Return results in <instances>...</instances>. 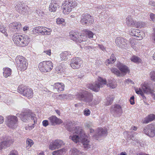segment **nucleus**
Instances as JSON below:
<instances>
[{"label": "nucleus", "instance_id": "f257e3e1", "mask_svg": "<svg viewBox=\"0 0 155 155\" xmlns=\"http://www.w3.org/2000/svg\"><path fill=\"white\" fill-rule=\"evenodd\" d=\"M68 127L67 130L73 133V136H69L74 142L77 143L81 142L82 143L84 148L86 150L91 148V143L90 142L88 137L84 133L81 127Z\"/></svg>", "mask_w": 155, "mask_h": 155}, {"label": "nucleus", "instance_id": "f03ea898", "mask_svg": "<svg viewBox=\"0 0 155 155\" xmlns=\"http://www.w3.org/2000/svg\"><path fill=\"white\" fill-rule=\"evenodd\" d=\"M76 97L78 100L88 103L89 105H92L91 102L93 100V96L90 92L83 91L76 95Z\"/></svg>", "mask_w": 155, "mask_h": 155}, {"label": "nucleus", "instance_id": "7ed1b4c3", "mask_svg": "<svg viewBox=\"0 0 155 155\" xmlns=\"http://www.w3.org/2000/svg\"><path fill=\"white\" fill-rule=\"evenodd\" d=\"M16 115L19 117L21 120L25 122H27L30 120L34 121V123H36L37 121L35 114H32L29 110H27L21 114H17Z\"/></svg>", "mask_w": 155, "mask_h": 155}, {"label": "nucleus", "instance_id": "20e7f679", "mask_svg": "<svg viewBox=\"0 0 155 155\" xmlns=\"http://www.w3.org/2000/svg\"><path fill=\"white\" fill-rule=\"evenodd\" d=\"M117 66L121 72L116 68L112 69L111 71L118 76H123L129 71L128 67L121 63H118L117 64Z\"/></svg>", "mask_w": 155, "mask_h": 155}, {"label": "nucleus", "instance_id": "39448f33", "mask_svg": "<svg viewBox=\"0 0 155 155\" xmlns=\"http://www.w3.org/2000/svg\"><path fill=\"white\" fill-rule=\"evenodd\" d=\"M77 5V2L72 0H65L62 4L63 12L64 14H68Z\"/></svg>", "mask_w": 155, "mask_h": 155}, {"label": "nucleus", "instance_id": "423d86ee", "mask_svg": "<svg viewBox=\"0 0 155 155\" xmlns=\"http://www.w3.org/2000/svg\"><path fill=\"white\" fill-rule=\"evenodd\" d=\"M106 84L107 81L105 79L99 77L98 81L95 82L93 84H88L87 85V87L94 91L97 92L100 87H103L102 85Z\"/></svg>", "mask_w": 155, "mask_h": 155}, {"label": "nucleus", "instance_id": "0eeeda50", "mask_svg": "<svg viewBox=\"0 0 155 155\" xmlns=\"http://www.w3.org/2000/svg\"><path fill=\"white\" fill-rule=\"evenodd\" d=\"M5 122L7 126L12 129L17 128L18 122L17 117L14 115L7 116Z\"/></svg>", "mask_w": 155, "mask_h": 155}, {"label": "nucleus", "instance_id": "6e6552de", "mask_svg": "<svg viewBox=\"0 0 155 155\" xmlns=\"http://www.w3.org/2000/svg\"><path fill=\"white\" fill-rule=\"evenodd\" d=\"M38 68L42 72H49L53 69V64L50 61H43L39 63Z\"/></svg>", "mask_w": 155, "mask_h": 155}, {"label": "nucleus", "instance_id": "1a4fd4ad", "mask_svg": "<svg viewBox=\"0 0 155 155\" xmlns=\"http://www.w3.org/2000/svg\"><path fill=\"white\" fill-rule=\"evenodd\" d=\"M18 92L26 96L29 98L32 97L33 96V92L32 89L28 88L23 85H19L18 89Z\"/></svg>", "mask_w": 155, "mask_h": 155}, {"label": "nucleus", "instance_id": "9d476101", "mask_svg": "<svg viewBox=\"0 0 155 155\" xmlns=\"http://www.w3.org/2000/svg\"><path fill=\"white\" fill-rule=\"evenodd\" d=\"M16 61L17 66L21 71H24L27 69L28 64L25 58L20 56L17 57Z\"/></svg>", "mask_w": 155, "mask_h": 155}, {"label": "nucleus", "instance_id": "9b49d317", "mask_svg": "<svg viewBox=\"0 0 155 155\" xmlns=\"http://www.w3.org/2000/svg\"><path fill=\"white\" fill-rule=\"evenodd\" d=\"M94 21L93 17L89 14L85 13L82 15L81 22L83 25H89L92 24Z\"/></svg>", "mask_w": 155, "mask_h": 155}, {"label": "nucleus", "instance_id": "f8f14e48", "mask_svg": "<svg viewBox=\"0 0 155 155\" xmlns=\"http://www.w3.org/2000/svg\"><path fill=\"white\" fill-rule=\"evenodd\" d=\"M110 111L111 114L114 117H119L122 114V109L120 105L115 104L112 106Z\"/></svg>", "mask_w": 155, "mask_h": 155}, {"label": "nucleus", "instance_id": "ddd939ff", "mask_svg": "<svg viewBox=\"0 0 155 155\" xmlns=\"http://www.w3.org/2000/svg\"><path fill=\"white\" fill-rule=\"evenodd\" d=\"M143 131L147 135L151 137L155 136V124H150L143 129Z\"/></svg>", "mask_w": 155, "mask_h": 155}, {"label": "nucleus", "instance_id": "4468645a", "mask_svg": "<svg viewBox=\"0 0 155 155\" xmlns=\"http://www.w3.org/2000/svg\"><path fill=\"white\" fill-rule=\"evenodd\" d=\"M51 30L45 27L38 26L35 27L32 30L33 34L41 33L42 35H48L50 34Z\"/></svg>", "mask_w": 155, "mask_h": 155}, {"label": "nucleus", "instance_id": "2eb2a0df", "mask_svg": "<svg viewBox=\"0 0 155 155\" xmlns=\"http://www.w3.org/2000/svg\"><path fill=\"white\" fill-rule=\"evenodd\" d=\"M143 91L144 93L147 94H152L153 93V90L148 85L146 84H144L142 86V89L139 88L138 90L137 89L135 90L136 93L141 95L143 93Z\"/></svg>", "mask_w": 155, "mask_h": 155}, {"label": "nucleus", "instance_id": "dca6fc26", "mask_svg": "<svg viewBox=\"0 0 155 155\" xmlns=\"http://www.w3.org/2000/svg\"><path fill=\"white\" fill-rule=\"evenodd\" d=\"M82 63V61L80 58L74 57L70 61V65L73 69H77L80 67Z\"/></svg>", "mask_w": 155, "mask_h": 155}, {"label": "nucleus", "instance_id": "f3484780", "mask_svg": "<svg viewBox=\"0 0 155 155\" xmlns=\"http://www.w3.org/2000/svg\"><path fill=\"white\" fill-rule=\"evenodd\" d=\"M63 141L60 140H56L50 143L49 147L51 150H54L60 148L64 145Z\"/></svg>", "mask_w": 155, "mask_h": 155}, {"label": "nucleus", "instance_id": "a211bd4d", "mask_svg": "<svg viewBox=\"0 0 155 155\" xmlns=\"http://www.w3.org/2000/svg\"><path fill=\"white\" fill-rule=\"evenodd\" d=\"M69 36L71 39L76 42L86 44V41L84 40L82 38L81 35L77 34L76 32H72L70 33Z\"/></svg>", "mask_w": 155, "mask_h": 155}, {"label": "nucleus", "instance_id": "6ab92c4d", "mask_svg": "<svg viewBox=\"0 0 155 155\" xmlns=\"http://www.w3.org/2000/svg\"><path fill=\"white\" fill-rule=\"evenodd\" d=\"M9 28L12 31L17 32L22 28V27L20 22H15L11 23L9 25Z\"/></svg>", "mask_w": 155, "mask_h": 155}, {"label": "nucleus", "instance_id": "aec40b11", "mask_svg": "<svg viewBox=\"0 0 155 155\" xmlns=\"http://www.w3.org/2000/svg\"><path fill=\"white\" fill-rule=\"evenodd\" d=\"M13 141L11 137H8L4 141L0 143V150H2L3 149H5L10 146Z\"/></svg>", "mask_w": 155, "mask_h": 155}, {"label": "nucleus", "instance_id": "412c9836", "mask_svg": "<svg viewBox=\"0 0 155 155\" xmlns=\"http://www.w3.org/2000/svg\"><path fill=\"white\" fill-rule=\"evenodd\" d=\"M13 40L15 43L18 46L23 47L22 35H17V33L15 34L13 36Z\"/></svg>", "mask_w": 155, "mask_h": 155}, {"label": "nucleus", "instance_id": "4be33fe9", "mask_svg": "<svg viewBox=\"0 0 155 155\" xmlns=\"http://www.w3.org/2000/svg\"><path fill=\"white\" fill-rule=\"evenodd\" d=\"M51 125L55 126L57 124H61L62 123V120L58 118L55 116H52L48 118Z\"/></svg>", "mask_w": 155, "mask_h": 155}, {"label": "nucleus", "instance_id": "5701e85b", "mask_svg": "<svg viewBox=\"0 0 155 155\" xmlns=\"http://www.w3.org/2000/svg\"><path fill=\"white\" fill-rule=\"evenodd\" d=\"M107 134V130L105 128H100L99 129L97 134L94 135L93 136L94 138L97 140V138L102 136H106Z\"/></svg>", "mask_w": 155, "mask_h": 155}, {"label": "nucleus", "instance_id": "b1692460", "mask_svg": "<svg viewBox=\"0 0 155 155\" xmlns=\"http://www.w3.org/2000/svg\"><path fill=\"white\" fill-rule=\"evenodd\" d=\"M127 40L121 37H118L115 39V43L117 46L119 47L123 48L126 44Z\"/></svg>", "mask_w": 155, "mask_h": 155}, {"label": "nucleus", "instance_id": "393cba45", "mask_svg": "<svg viewBox=\"0 0 155 155\" xmlns=\"http://www.w3.org/2000/svg\"><path fill=\"white\" fill-rule=\"evenodd\" d=\"M15 9L19 13L23 15H25L26 12L25 11V7L23 6V4L19 2L15 6Z\"/></svg>", "mask_w": 155, "mask_h": 155}, {"label": "nucleus", "instance_id": "a878e982", "mask_svg": "<svg viewBox=\"0 0 155 155\" xmlns=\"http://www.w3.org/2000/svg\"><path fill=\"white\" fill-rule=\"evenodd\" d=\"M137 127L134 126L132 127L131 129H130V131L128 132L127 133V138L129 140H133L136 141V140H135V138L134 137V136L135 135V133H134L133 130L135 131L137 130Z\"/></svg>", "mask_w": 155, "mask_h": 155}, {"label": "nucleus", "instance_id": "bb28decb", "mask_svg": "<svg viewBox=\"0 0 155 155\" xmlns=\"http://www.w3.org/2000/svg\"><path fill=\"white\" fill-rule=\"evenodd\" d=\"M59 5L55 0H52L49 7V10L51 12H55Z\"/></svg>", "mask_w": 155, "mask_h": 155}, {"label": "nucleus", "instance_id": "cd10ccee", "mask_svg": "<svg viewBox=\"0 0 155 155\" xmlns=\"http://www.w3.org/2000/svg\"><path fill=\"white\" fill-rule=\"evenodd\" d=\"M71 55L70 52L65 51L60 54V57L61 61H65L69 58V56Z\"/></svg>", "mask_w": 155, "mask_h": 155}, {"label": "nucleus", "instance_id": "c85d7f7f", "mask_svg": "<svg viewBox=\"0 0 155 155\" xmlns=\"http://www.w3.org/2000/svg\"><path fill=\"white\" fill-rule=\"evenodd\" d=\"M22 36L23 47H25L27 46L29 43L30 38L29 36L25 35H22Z\"/></svg>", "mask_w": 155, "mask_h": 155}, {"label": "nucleus", "instance_id": "c756f323", "mask_svg": "<svg viewBox=\"0 0 155 155\" xmlns=\"http://www.w3.org/2000/svg\"><path fill=\"white\" fill-rule=\"evenodd\" d=\"M155 119V115L154 114H150L147 116V117L145 118L143 121V123H148Z\"/></svg>", "mask_w": 155, "mask_h": 155}, {"label": "nucleus", "instance_id": "7c9ffc66", "mask_svg": "<svg viewBox=\"0 0 155 155\" xmlns=\"http://www.w3.org/2000/svg\"><path fill=\"white\" fill-rule=\"evenodd\" d=\"M66 152V150L62 148L57 150H55L52 153V155H63Z\"/></svg>", "mask_w": 155, "mask_h": 155}, {"label": "nucleus", "instance_id": "2f4dec72", "mask_svg": "<svg viewBox=\"0 0 155 155\" xmlns=\"http://www.w3.org/2000/svg\"><path fill=\"white\" fill-rule=\"evenodd\" d=\"M3 74L5 78H7L11 74L12 70L9 68H4L3 69Z\"/></svg>", "mask_w": 155, "mask_h": 155}, {"label": "nucleus", "instance_id": "473e14b6", "mask_svg": "<svg viewBox=\"0 0 155 155\" xmlns=\"http://www.w3.org/2000/svg\"><path fill=\"white\" fill-rule=\"evenodd\" d=\"M126 23L127 25L130 26H134L135 21L133 20L130 16H128L126 18Z\"/></svg>", "mask_w": 155, "mask_h": 155}, {"label": "nucleus", "instance_id": "72a5a7b5", "mask_svg": "<svg viewBox=\"0 0 155 155\" xmlns=\"http://www.w3.org/2000/svg\"><path fill=\"white\" fill-rule=\"evenodd\" d=\"M116 60V57H115L114 54H111V56H110V58L108 59H107L106 61V64L107 65V63H108V64L110 63L113 64L114 62Z\"/></svg>", "mask_w": 155, "mask_h": 155}, {"label": "nucleus", "instance_id": "f704fd0d", "mask_svg": "<svg viewBox=\"0 0 155 155\" xmlns=\"http://www.w3.org/2000/svg\"><path fill=\"white\" fill-rule=\"evenodd\" d=\"M140 30L136 29H133L131 30V32H130V35L135 36L137 37V36L138 35V33H139Z\"/></svg>", "mask_w": 155, "mask_h": 155}, {"label": "nucleus", "instance_id": "c9c22d12", "mask_svg": "<svg viewBox=\"0 0 155 155\" xmlns=\"http://www.w3.org/2000/svg\"><path fill=\"white\" fill-rule=\"evenodd\" d=\"M138 35L137 36V37H136L135 39H137V40H140L142 39L144 37L145 34L142 31H141L140 30V32L139 33H138Z\"/></svg>", "mask_w": 155, "mask_h": 155}, {"label": "nucleus", "instance_id": "e433bc0d", "mask_svg": "<svg viewBox=\"0 0 155 155\" xmlns=\"http://www.w3.org/2000/svg\"><path fill=\"white\" fill-rule=\"evenodd\" d=\"M131 60L132 61L136 63H140L141 60L138 57L136 56H133L131 58Z\"/></svg>", "mask_w": 155, "mask_h": 155}, {"label": "nucleus", "instance_id": "4c0bfd02", "mask_svg": "<svg viewBox=\"0 0 155 155\" xmlns=\"http://www.w3.org/2000/svg\"><path fill=\"white\" fill-rule=\"evenodd\" d=\"M79 153V150L76 148L71 149L69 152V153L71 155H77Z\"/></svg>", "mask_w": 155, "mask_h": 155}, {"label": "nucleus", "instance_id": "58836bf2", "mask_svg": "<svg viewBox=\"0 0 155 155\" xmlns=\"http://www.w3.org/2000/svg\"><path fill=\"white\" fill-rule=\"evenodd\" d=\"M114 97L113 95L110 96V97H107V101L106 104L107 105H110L113 103Z\"/></svg>", "mask_w": 155, "mask_h": 155}, {"label": "nucleus", "instance_id": "ea45409f", "mask_svg": "<svg viewBox=\"0 0 155 155\" xmlns=\"http://www.w3.org/2000/svg\"><path fill=\"white\" fill-rule=\"evenodd\" d=\"M56 84L58 85V92L63 91L64 90V86L62 83H56Z\"/></svg>", "mask_w": 155, "mask_h": 155}, {"label": "nucleus", "instance_id": "a19ab883", "mask_svg": "<svg viewBox=\"0 0 155 155\" xmlns=\"http://www.w3.org/2000/svg\"><path fill=\"white\" fill-rule=\"evenodd\" d=\"M134 26L137 28H140L142 27L143 25L142 24V23L141 22H137L136 21H135Z\"/></svg>", "mask_w": 155, "mask_h": 155}, {"label": "nucleus", "instance_id": "79ce46f5", "mask_svg": "<svg viewBox=\"0 0 155 155\" xmlns=\"http://www.w3.org/2000/svg\"><path fill=\"white\" fill-rule=\"evenodd\" d=\"M6 29H5V28L3 26V25L0 26V31L4 34L6 36H7L8 35L6 32Z\"/></svg>", "mask_w": 155, "mask_h": 155}, {"label": "nucleus", "instance_id": "37998d69", "mask_svg": "<svg viewBox=\"0 0 155 155\" xmlns=\"http://www.w3.org/2000/svg\"><path fill=\"white\" fill-rule=\"evenodd\" d=\"M26 143L27 147H31L33 144V141L29 139H28L26 140Z\"/></svg>", "mask_w": 155, "mask_h": 155}, {"label": "nucleus", "instance_id": "c03bdc74", "mask_svg": "<svg viewBox=\"0 0 155 155\" xmlns=\"http://www.w3.org/2000/svg\"><path fill=\"white\" fill-rule=\"evenodd\" d=\"M85 33L89 38H93L94 34L91 31L89 30L87 31H85Z\"/></svg>", "mask_w": 155, "mask_h": 155}, {"label": "nucleus", "instance_id": "a18cd8bd", "mask_svg": "<svg viewBox=\"0 0 155 155\" xmlns=\"http://www.w3.org/2000/svg\"><path fill=\"white\" fill-rule=\"evenodd\" d=\"M64 20L63 18H58L57 19L56 22L58 24H62L64 25Z\"/></svg>", "mask_w": 155, "mask_h": 155}, {"label": "nucleus", "instance_id": "49530a36", "mask_svg": "<svg viewBox=\"0 0 155 155\" xmlns=\"http://www.w3.org/2000/svg\"><path fill=\"white\" fill-rule=\"evenodd\" d=\"M150 76L151 80L155 82V71L151 72L150 74Z\"/></svg>", "mask_w": 155, "mask_h": 155}, {"label": "nucleus", "instance_id": "de8ad7c7", "mask_svg": "<svg viewBox=\"0 0 155 155\" xmlns=\"http://www.w3.org/2000/svg\"><path fill=\"white\" fill-rule=\"evenodd\" d=\"M83 113L85 116H89L90 115L91 111L89 109L86 108L84 110Z\"/></svg>", "mask_w": 155, "mask_h": 155}, {"label": "nucleus", "instance_id": "09e8293b", "mask_svg": "<svg viewBox=\"0 0 155 155\" xmlns=\"http://www.w3.org/2000/svg\"><path fill=\"white\" fill-rule=\"evenodd\" d=\"M96 9L97 11H99L100 10H101L103 11H105V6L104 5L103 6L102 5H99L96 7Z\"/></svg>", "mask_w": 155, "mask_h": 155}, {"label": "nucleus", "instance_id": "8fccbe9b", "mask_svg": "<svg viewBox=\"0 0 155 155\" xmlns=\"http://www.w3.org/2000/svg\"><path fill=\"white\" fill-rule=\"evenodd\" d=\"M107 86L111 87L112 88H114L115 87L116 85L114 84L112 81H109L107 84Z\"/></svg>", "mask_w": 155, "mask_h": 155}, {"label": "nucleus", "instance_id": "3c124183", "mask_svg": "<svg viewBox=\"0 0 155 155\" xmlns=\"http://www.w3.org/2000/svg\"><path fill=\"white\" fill-rule=\"evenodd\" d=\"M53 90L54 92H58V86L56 84V83L53 86Z\"/></svg>", "mask_w": 155, "mask_h": 155}, {"label": "nucleus", "instance_id": "603ef678", "mask_svg": "<svg viewBox=\"0 0 155 155\" xmlns=\"http://www.w3.org/2000/svg\"><path fill=\"white\" fill-rule=\"evenodd\" d=\"M8 155H18V153L16 150H12L10 151Z\"/></svg>", "mask_w": 155, "mask_h": 155}, {"label": "nucleus", "instance_id": "864d4df0", "mask_svg": "<svg viewBox=\"0 0 155 155\" xmlns=\"http://www.w3.org/2000/svg\"><path fill=\"white\" fill-rule=\"evenodd\" d=\"M130 104L132 105H133L135 104L134 102V96L131 97L130 99Z\"/></svg>", "mask_w": 155, "mask_h": 155}, {"label": "nucleus", "instance_id": "5fc2aeb1", "mask_svg": "<svg viewBox=\"0 0 155 155\" xmlns=\"http://www.w3.org/2000/svg\"><path fill=\"white\" fill-rule=\"evenodd\" d=\"M56 70L58 71V73L63 72L62 68L61 66L57 67L56 68Z\"/></svg>", "mask_w": 155, "mask_h": 155}, {"label": "nucleus", "instance_id": "6e6d98bb", "mask_svg": "<svg viewBox=\"0 0 155 155\" xmlns=\"http://www.w3.org/2000/svg\"><path fill=\"white\" fill-rule=\"evenodd\" d=\"M42 123L43 125L45 127H47L49 124L48 121L47 120H44Z\"/></svg>", "mask_w": 155, "mask_h": 155}, {"label": "nucleus", "instance_id": "4d7b16f0", "mask_svg": "<svg viewBox=\"0 0 155 155\" xmlns=\"http://www.w3.org/2000/svg\"><path fill=\"white\" fill-rule=\"evenodd\" d=\"M98 48L103 51H104L106 50L105 48L103 45L98 44Z\"/></svg>", "mask_w": 155, "mask_h": 155}, {"label": "nucleus", "instance_id": "13d9d810", "mask_svg": "<svg viewBox=\"0 0 155 155\" xmlns=\"http://www.w3.org/2000/svg\"><path fill=\"white\" fill-rule=\"evenodd\" d=\"M150 17L152 21H154L155 18V15L153 13H150Z\"/></svg>", "mask_w": 155, "mask_h": 155}, {"label": "nucleus", "instance_id": "bf43d9fd", "mask_svg": "<svg viewBox=\"0 0 155 155\" xmlns=\"http://www.w3.org/2000/svg\"><path fill=\"white\" fill-rule=\"evenodd\" d=\"M92 124L90 122H88L86 124V127L89 129H90L92 127Z\"/></svg>", "mask_w": 155, "mask_h": 155}, {"label": "nucleus", "instance_id": "052dcab7", "mask_svg": "<svg viewBox=\"0 0 155 155\" xmlns=\"http://www.w3.org/2000/svg\"><path fill=\"white\" fill-rule=\"evenodd\" d=\"M126 82L129 84L130 83L132 84H134V82H133V81L130 79H128L127 80H126L125 81Z\"/></svg>", "mask_w": 155, "mask_h": 155}, {"label": "nucleus", "instance_id": "680f3d73", "mask_svg": "<svg viewBox=\"0 0 155 155\" xmlns=\"http://www.w3.org/2000/svg\"><path fill=\"white\" fill-rule=\"evenodd\" d=\"M99 102V100L98 99L97 100L94 99L93 101V103L94 105H97L98 104Z\"/></svg>", "mask_w": 155, "mask_h": 155}, {"label": "nucleus", "instance_id": "e2e57ef3", "mask_svg": "<svg viewBox=\"0 0 155 155\" xmlns=\"http://www.w3.org/2000/svg\"><path fill=\"white\" fill-rule=\"evenodd\" d=\"M43 53H46L47 54H48L49 55H50L51 54V50H48V51H45Z\"/></svg>", "mask_w": 155, "mask_h": 155}, {"label": "nucleus", "instance_id": "0e129e2a", "mask_svg": "<svg viewBox=\"0 0 155 155\" xmlns=\"http://www.w3.org/2000/svg\"><path fill=\"white\" fill-rule=\"evenodd\" d=\"M149 4L150 5L155 6V2L153 1H150L149 2Z\"/></svg>", "mask_w": 155, "mask_h": 155}, {"label": "nucleus", "instance_id": "69168bd1", "mask_svg": "<svg viewBox=\"0 0 155 155\" xmlns=\"http://www.w3.org/2000/svg\"><path fill=\"white\" fill-rule=\"evenodd\" d=\"M153 30L154 31L152 35V38L155 42V29H154Z\"/></svg>", "mask_w": 155, "mask_h": 155}, {"label": "nucleus", "instance_id": "338daca9", "mask_svg": "<svg viewBox=\"0 0 155 155\" xmlns=\"http://www.w3.org/2000/svg\"><path fill=\"white\" fill-rule=\"evenodd\" d=\"M4 120L3 117L1 116H0V124L2 123Z\"/></svg>", "mask_w": 155, "mask_h": 155}, {"label": "nucleus", "instance_id": "774afa93", "mask_svg": "<svg viewBox=\"0 0 155 155\" xmlns=\"http://www.w3.org/2000/svg\"><path fill=\"white\" fill-rule=\"evenodd\" d=\"M29 29V28L28 26H25L23 27V30L24 31H26L27 30H28Z\"/></svg>", "mask_w": 155, "mask_h": 155}]
</instances>
